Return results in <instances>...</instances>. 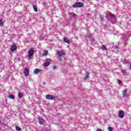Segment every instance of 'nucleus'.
<instances>
[{
	"label": "nucleus",
	"instance_id": "nucleus-1",
	"mask_svg": "<svg viewBox=\"0 0 131 131\" xmlns=\"http://www.w3.org/2000/svg\"><path fill=\"white\" fill-rule=\"evenodd\" d=\"M83 6V3L81 2H76L73 5V7L74 8H81V7H82Z\"/></svg>",
	"mask_w": 131,
	"mask_h": 131
},
{
	"label": "nucleus",
	"instance_id": "nucleus-2",
	"mask_svg": "<svg viewBox=\"0 0 131 131\" xmlns=\"http://www.w3.org/2000/svg\"><path fill=\"white\" fill-rule=\"evenodd\" d=\"M46 97L47 100H55V99H57V97L54 96L52 95H47Z\"/></svg>",
	"mask_w": 131,
	"mask_h": 131
},
{
	"label": "nucleus",
	"instance_id": "nucleus-3",
	"mask_svg": "<svg viewBox=\"0 0 131 131\" xmlns=\"http://www.w3.org/2000/svg\"><path fill=\"white\" fill-rule=\"evenodd\" d=\"M119 117L120 118H123L124 117V112L123 111H121L119 112Z\"/></svg>",
	"mask_w": 131,
	"mask_h": 131
},
{
	"label": "nucleus",
	"instance_id": "nucleus-4",
	"mask_svg": "<svg viewBox=\"0 0 131 131\" xmlns=\"http://www.w3.org/2000/svg\"><path fill=\"white\" fill-rule=\"evenodd\" d=\"M33 55H34V50L30 49L29 51V57L31 58V57H32Z\"/></svg>",
	"mask_w": 131,
	"mask_h": 131
},
{
	"label": "nucleus",
	"instance_id": "nucleus-5",
	"mask_svg": "<svg viewBox=\"0 0 131 131\" xmlns=\"http://www.w3.org/2000/svg\"><path fill=\"white\" fill-rule=\"evenodd\" d=\"M57 54L59 57H62V56H65V52L62 51H57Z\"/></svg>",
	"mask_w": 131,
	"mask_h": 131
},
{
	"label": "nucleus",
	"instance_id": "nucleus-6",
	"mask_svg": "<svg viewBox=\"0 0 131 131\" xmlns=\"http://www.w3.org/2000/svg\"><path fill=\"white\" fill-rule=\"evenodd\" d=\"M38 121L40 124H43L45 123V120L41 118H38Z\"/></svg>",
	"mask_w": 131,
	"mask_h": 131
},
{
	"label": "nucleus",
	"instance_id": "nucleus-7",
	"mask_svg": "<svg viewBox=\"0 0 131 131\" xmlns=\"http://www.w3.org/2000/svg\"><path fill=\"white\" fill-rule=\"evenodd\" d=\"M25 76H28L29 75V70L28 69H25L24 72Z\"/></svg>",
	"mask_w": 131,
	"mask_h": 131
},
{
	"label": "nucleus",
	"instance_id": "nucleus-8",
	"mask_svg": "<svg viewBox=\"0 0 131 131\" xmlns=\"http://www.w3.org/2000/svg\"><path fill=\"white\" fill-rule=\"evenodd\" d=\"M11 50L12 52H15L17 50V46L16 45L11 46Z\"/></svg>",
	"mask_w": 131,
	"mask_h": 131
},
{
	"label": "nucleus",
	"instance_id": "nucleus-9",
	"mask_svg": "<svg viewBox=\"0 0 131 131\" xmlns=\"http://www.w3.org/2000/svg\"><path fill=\"white\" fill-rule=\"evenodd\" d=\"M127 92V90L125 89L123 92V98H125L126 97V92Z\"/></svg>",
	"mask_w": 131,
	"mask_h": 131
},
{
	"label": "nucleus",
	"instance_id": "nucleus-10",
	"mask_svg": "<svg viewBox=\"0 0 131 131\" xmlns=\"http://www.w3.org/2000/svg\"><path fill=\"white\" fill-rule=\"evenodd\" d=\"M71 18H75L76 17V14H75V13H74V12H72V13H70Z\"/></svg>",
	"mask_w": 131,
	"mask_h": 131
},
{
	"label": "nucleus",
	"instance_id": "nucleus-11",
	"mask_svg": "<svg viewBox=\"0 0 131 131\" xmlns=\"http://www.w3.org/2000/svg\"><path fill=\"white\" fill-rule=\"evenodd\" d=\"M39 72H40V70L39 69H36L34 71V73H35V74H37V73H39Z\"/></svg>",
	"mask_w": 131,
	"mask_h": 131
},
{
	"label": "nucleus",
	"instance_id": "nucleus-12",
	"mask_svg": "<svg viewBox=\"0 0 131 131\" xmlns=\"http://www.w3.org/2000/svg\"><path fill=\"white\" fill-rule=\"evenodd\" d=\"M63 41H64V42H67V43H70V41H69L67 38H64L63 39Z\"/></svg>",
	"mask_w": 131,
	"mask_h": 131
},
{
	"label": "nucleus",
	"instance_id": "nucleus-13",
	"mask_svg": "<svg viewBox=\"0 0 131 131\" xmlns=\"http://www.w3.org/2000/svg\"><path fill=\"white\" fill-rule=\"evenodd\" d=\"M89 73L88 72H86L85 73V77H84V79L85 80V79H88V78H89Z\"/></svg>",
	"mask_w": 131,
	"mask_h": 131
},
{
	"label": "nucleus",
	"instance_id": "nucleus-14",
	"mask_svg": "<svg viewBox=\"0 0 131 131\" xmlns=\"http://www.w3.org/2000/svg\"><path fill=\"white\" fill-rule=\"evenodd\" d=\"M8 97L9 99H12V100L15 99V96L13 95H9Z\"/></svg>",
	"mask_w": 131,
	"mask_h": 131
},
{
	"label": "nucleus",
	"instance_id": "nucleus-15",
	"mask_svg": "<svg viewBox=\"0 0 131 131\" xmlns=\"http://www.w3.org/2000/svg\"><path fill=\"white\" fill-rule=\"evenodd\" d=\"M15 129L16 130H18V131L22 130V129L21 128H20L19 126H15Z\"/></svg>",
	"mask_w": 131,
	"mask_h": 131
},
{
	"label": "nucleus",
	"instance_id": "nucleus-16",
	"mask_svg": "<svg viewBox=\"0 0 131 131\" xmlns=\"http://www.w3.org/2000/svg\"><path fill=\"white\" fill-rule=\"evenodd\" d=\"M50 64H51V62H46L45 63L44 66L45 67H48V66H49V65H50Z\"/></svg>",
	"mask_w": 131,
	"mask_h": 131
},
{
	"label": "nucleus",
	"instance_id": "nucleus-17",
	"mask_svg": "<svg viewBox=\"0 0 131 131\" xmlns=\"http://www.w3.org/2000/svg\"><path fill=\"white\" fill-rule=\"evenodd\" d=\"M122 74H123L124 75H127V73H126V72L125 71V70H122Z\"/></svg>",
	"mask_w": 131,
	"mask_h": 131
},
{
	"label": "nucleus",
	"instance_id": "nucleus-18",
	"mask_svg": "<svg viewBox=\"0 0 131 131\" xmlns=\"http://www.w3.org/2000/svg\"><path fill=\"white\" fill-rule=\"evenodd\" d=\"M33 10L35 11V12H37V7H36V6L33 5Z\"/></svg>",
	"mask_w": 131,
	"mask_h": 131
},
{
	"label": "nucleus",
	"instance_id": "nucleus-19",
	"mask_svg": "<svg viewBox=\"0 0 131 131\" xmlns=\"http://www.w3.org/2000/svg\"><path fill=\"white\" fill-rule=\"evenodd\" d=\"M0 26H4V21L3 19H0Z\"/></svg>",
	"mask_w": 131,
	"mask_h": 131
},
{
	"label": "nucleus",
	"instance_id": "nucleus-20",
	"mask_svg": "<svg viewBox=\"0 0 131 131\" xmlns=\"http://www.w3.org/2000/svg\"><path fill=\"white\" fill-rule=\"evenodd\" d=\"M102 49L103 50V51H106V50L107 49V47H106L105 46V45H103L102 46Z\"/></svg>",
	"mask_w": 131,
	"mask_h": 131
},
{
	"label": "nucleus",
	"instance_id": "nucleus-21",
	"mask_svg": "<svg viewBox=\"0 0 131 131\" xmlns=\"http://www.w3.org/2000/svg\"><path fill=\"white\" fill-rule=\"evenodd\" d=\"M110 17L111 18V19H114V14H110Z\"/></svg>",
	"mask_w": 131,
	"mask_h": 131
},
{
	"label": "nucleus",
	"instance_id": "nucleus-22",
	"mask_svg": "<svg viewBox=\"0 0 131 131\" xmlns=\"http://www.w3.org/2000/svg\"><path fill=\"white\" fill-rule=\"evenodd\" d=\"M23 97V94L22 93L18 94V98L21 99Z\"/></svg>",
	"mask_w": 131,
	"mask_h": 131
},
{
	"label": "nucleus",
	"instance_id": "nucleus-23",
	"mask_svg": "<svg viewBox=\"0 0 131 131\" xmlns=\"http://www.w3.org/2000/svg\"><path fill=\"white\" fill-rule=\"evenodd\" d=\"M48 55V51H45L43 52V56H47Z\"/></svg>",
	"mask_w": 131,
	"mask_h": 131
},
{
	"label": "nucleus",
	"instance_id": "nucleus-24",
	"mask_svg": "<svg viewBox=\"0 0 131 131\" xmlns=\"http://www.w3.org/2000/svg\"><path fill=\"white\" fill-rule=\"evenodd\" d=\"M45 38V36H43V35H41V36H40V39L41 40H42V39H43Z\"/></svg>",
	"mask_w": 131,
	"mask_h": 131
},
{
	"label": "nucleus",
	"instance_id": "nucleus-25",
	"mask_svg": "<svg viewBox=\"0 0 131 131\" xmlns=\"http://www.w3.org/2000/svg\"><path fill=\"white\" fill-rule=\"evenodd\" d=\"M118 82L119 83V84H121V83H122V81H121V80L118 79Z\"/></svg>",
	"mask_w": 131,
	"mask_h": 131
},
{
	"label": "nucleus",
	"instance_id": "nucleus-26",
	"mask_svg": "<svg viewBox=\"0 0 131 131\" xmlns=\"http://www.w3.org/2000/svg\"><path fill=\"white\" fill-rule=\"evenodd\" d=\"M108 129L109 131H113V129L111 127H108Z\"/></svg>",
	"mask_w": 131,
	"mask_h": 131
},
{
	"label": "nucleus",
	"instance_id": "nucleus-27",
	"mask_svg": "<svg viewBox=\"0 0 131 131\" xmlns=\"http://www.w3.org/2000/svg\"><path fill=\"white\" fill-rule=\"evenodd\" d=\"M58 59H59V60H60V61H61L62 60V56H58Z\"/></svg>",
	"mask_w": 131,
	"mask_h": 131
},
{
	"label": "nucleus",
	"instance_id": "nucleus-28",
	"mask_svg": "<svg viewBox=\"0 0 131 131\" xmlns=\"http://www.w3.org/2000/svg\"><path fill=\"white\" fill-rule=\"evenodd\" d=\"M96 131H103V130H102L101 128H98L97 129Z\"/></svg>",
	"mask_w": 131,
	"mask_h": 131
},
{
	"label": "nucleus",
	"instance_id": "nucleus-29",
	"mask_svg": "<svg viewBox=\"0 0 131 131\" xmlns=\"http://www.w3.org/2000/svg\"><path fill=\"white\" fill-rule=\"evenodd\" d=\"M53 70H55V69H57V67L54 66L53 68Z\"/></svg>",
	"mask_w": 131,
	"mask_h": 131
},
{
	"label": "nucleus",
	"instance_id": "nucleus-30",
	"mask_svg": "<svg viewBox=\"0 0 131 131\" xmlns=\"http://www.w3.org/2000/svg\"><path fill=\"white\" fill-rule=\"evenodd\" d=\"M116 48H117V47H115V49H116Z\"/></svg>",
	"mask_w": 131,
	"mask_h": 131
},
{
	"label": "nucleus",
	"instance_id": "nucleus-31",
	"mask_svg": "<svg viewBox=\"0 0 131 131\" xmlns=\"http://www.w3.org/2000/svg\"><path fill=\"white\" fill-rule=\"evenodd\" d=\"M82 1H83H83H84L85 0H82Z\"/></svg>",
	"mask_w": 131,
	"mask_h": 131
},
{
	"label": "nucleus",
	"instance_id": "nucleus-32",
	"mask_svg": "<svg viewBox=\"0 0 131 131\" xmlns=\"http://www.w3.org/2000/svg\"><path fill=\"white\" fill-rule=\"evenodd\" d=\"M0 122H1V120H0Z\"/></svg>",
	"mask_w": 131,
	"mask_h": 131
}]
</instances>
